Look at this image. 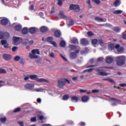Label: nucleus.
<instances>
[{"label":"nucleus","mask_w":126,"mask_h":126,"mask_svg":"<svg viewBox=\"0 0 126 126\" xmlns=\"http://www.w3.org/2000/svg\"><path fill=\"white\" fill-rule=\"evenodd\" d=\"M117 65H124L126 62V57L125 56H118L116 57Z\"/></svg>","instance_id":"nucleus-1"},{"label":"nucleus","mask_w":126,"mask_h":126,"mask_svg":"<svg viewBox=\"0 0 126 126\" xmlns=\"http://www.w3.org/2000/svg\"><path fill=\"white\" fill-rule=\"evenodd\" d=\"M69 9H70V10H73L75 12H79V11H80L79 5H75L74 4H72L70 5Z\"/></svg>","instance_id":"nucleus-2"},{"label":"nucleus","mask_w":126,"mask_h":126,"mask_svg":"<svg viewBox=\"0 0 126 126\" xmlns=\"http://www.w3.org/2000/svg\"><path fill=\"white\" fill-rule=\"evenodd\" d=\"M80 43L82 46H88L89 45V40L88 38H83L81 39Z\"/></svg>","instance_id":"nucleus-3"},{"label":"nucleus","mask_w":126,"mask_h":126,"mask_svg":"<svg viewBox=\"0 0 126 126\" xmlns=\"http://www.w3.org/2000/svg\"><path fill=\"white\" fill-rule=\"evenodd\" d=\"M2 57L5 61H10L12 58L11 55L7 54H3Z\"/></svg>","instance_id":"nucleus-4"},{"label":"nucleus","mask_w":126,"mask_h":126,"mask_svg":"<svg viewBox=\"0 0 126 126\" xmlns=\"http://www.w3.org/2000/svg\"><path fill=\"white\" fill-rule=\"evenodd\" d=\"M65 85V81L63 80H58V87L59 88H61L63 89V86Z\"/></svg>","instance_id":"nucleus-5"},{"label":"nucleus","mask_w":126,"mask_h":126,"mask_svg":"<svg viewBox=\"0 0 126 126\" xmlns=\"http://www.w3.org/2000/svg\"><path fill=\"white\" fill-rule=\"evenodd\" d=\"M26 89H28L29 90H33L34 89V85L31 84H27L25 86Z\"/></svg>","instance_id":"nucleus-6"},{"label":"nucleus","mask_w":126,"mask_h":126,"mask_svg":"<svg viewBox=\"0 0 126 126\" xmlns=\"http://www.w3.org/2000/svg\"><path fill=\"white\" fill-rule=\"evenodd\" d=\"M69 57L71 60H74V59L77 58V54L76 52H72L70 53Z\"/></svg>","instance_id":"nucleus-7"},{"label":"nucleus","mask_w":126,"mask_h":126,"mask_svg":"<svg viewBox=\"0 0 126 126\" xmlns=\"http://www.w3.org/2000/svg\"><path fill=\"white\" fill-rule=\"evenodd\" d=\"M4 36H6V37H9V33L7 32H0V39H3L4 38Z\"/></svg>","instance_id":"nucleus-8"},{"label":"nucleus","mask_w":126,"mask_h":126,"mask_svg":"<svg viewBox=\"0 0 126 126\" xmlns=\"http://www.w3.org/2000/svg\"><path fill=\"white\" fill-rule=\"evenodd\" d=\"M54 36L56 38H60V37L62 36V32H60V30H56L54 32Z\"/></svg>","instance_id":"nucleus-9"},{"label":"nucleus","mask_w":126,"mask_h":126,"mask_svg":"<svg viewBox=\"0 0 126 126\" xmlns=\"http://www.w3.org/2000/svg\"><path fill=\"white\" fill-rule=\"evenodd\" d=\"M113 62H114V58L110 57L109 56L106 57V63H112Z\"/></svg>","instance_id":"nucleus-10"},{"label":"nucleus","mask_w":126,"mask_h":126,"mask_svg":"<svg viewBox=\"0 0 126 126\" xmlns=\"http://www.w3.org/2000/svg\"><path fill=\"white\" fill-rule=\"evenodd\" d=\"M20 38L18 37H13V43L14 45H17V43L19 42Z\"/></svg>","instance_id":"nucleus-11"},{"label":"nucleus","mask_w":126,"mask_h":126,"mask_svg":"<svg viewBox=\"0 0 126 126\" xmlns=\"http://www.w3.org/2000/svg\"><path fill=\"white\" fill-rule=\"evenodd\" d=\"M0 22L1 25L4 26L5 25H7V23H8V20H7V19H2L1 20Z\"/></svg>","instance_id":"nucleus-12"},{"label":"nucleus","mask_w":126,"mask_h":126,"mask_svg":"<svg viewBox=\"0 0 126 126\" xmlns=\"http://www.w3.org/2000/svg\"><path fill=\"white\" fill-rule=\"evenodd\" d=\"M94 20H95L96 21H98V22H106V19L105 20H104V19L100 18L99 17H95L94 18Z\"/></svg>","instance_id":"nucleus-13"},{"label":"nucleus","mask_w":126,"mask_h":126,"mask_svg":"<svg viewBox=\"0 0 126 126\" xmlns=\"http://www.w3.org/2000/svg\"><path fill=\"white\" fill-rule=\"evenodd\" d=\"M29 58H30V59H31V60H32V59H38V58H39V56L38 55L30 53L29 55Z\"/></svg>","instance_id":"nucleus-14"},{"label":"nucleus","mask_w":126,"mask_h":126,"mask_svg":"<svg viewBox=\"0 0 126 126\" xmlns=\"http://www.w3.org/2000/svg\"><path fill=\"white\" fill-rule=\"evenodd\" d=\"M66 22L68 26H72L74 24V21L72 19L68 20Z\"/></svg>","instance_id":"nucleus-15"},{"label":"nucleus","mask_w":126,"mask_h":126,"mask_svg":"<svg viewBox=\"0 0 126 126\" xmlns=\"http://www.w3.org/2000/svg\"><path fill=\"white\" fill-rule=\"evenodd\" d=\"M48 31V28L46 26H42L40 28V32L41 33H45Z\"/></svg>","instance_id":"nucleus-16"},{"label":"nucleus","mask_w":126,"mask_h":126,"mask_svg":"<svg viewBox=\"0 0 126 126\" xmlns=\"http://www.w3.org/2000/svg\"><path fill=\"white\" fill-rule=\"evenodd\" d=\"M53 40H54V37H53V36H48L45 39V40L46 41V42L50 43V44L52 43Z\"/></svg>","instance_id":"nucleus-17"},{"label":"nucleus","mask_w":126,"mask_h":126,"mask_svg":"<svg viewBox=\"0 0 126 126\" xmlns=\"http://www.w3.org/2000/svg\"><path fill=\"white\" fill-rule=\"evenodd\" d=\"M89 100V97L87 95H84L82 97V101L85 103V102H87Z\"/></svg>","instance_id":"nucleus-18"},{"label":"nucleus","mask_w":126,"mask_h":126,"mask_svg":"<svg viewBox=\"0 0 126 126\" xmlns=\"http://www.w3.org/2000/svg\"><path fill=\"white\" fill-rule=\"evenodd\" d=\"M29 32L31 34H34L36 32V28L35 27H32L29 29Z\"/></svg>","instance_id":"nucleus-19"},{"label":"nucleus","mask_w":126,"mask_h":126,"mask_svg":"<svg viewBox=\"0 0 126 126\" xmlns=\"http://www.w3.org/2000/svg\"><path fill=\"white\" fill-rule=\"evenodd\" d=\"M71 44H75L77 45L79 44V42H78V39L75 38H73L71 40Z\"/></svg>","instance_id":"nucleus-20"},{"label":"nucleus","mask_w":126,"mask_h":126,"mask_svg":"<svg viewBox=\"0 0 126 126\" xmlns=\"http://www.w3.org/2000/svg\"><path fill=\"white\" fill-rule=\"evenodd\" d=\"M32 54H33V55H40V51H39V49H33L32 50Z\"/></svg>","instance_id":"nucleus-21"},{"label":"nucleus","mask_w":126,"mask_h":126,"mask_svg":"<svg viewBox=\"0 0 126 126\" xmlns=\"http://www.w3.org/2000/svg\"><path fill=\"white\" fill-rule=\"evenodd\" d=\"M71 101L74 103H76L78 102V97L76 96H72L71 98Z\"/></svg>","instance_id":"nucleus-22"},{"label":"nucleus","mask_w":126,"mask_h":126,"mask_svg":"<svg viewBox=\"0 0 126 126\" xmlns=\"http://www.w3.org/2000/svg\"><path fill=\"white\" fill-rule=\"evenodd\" d=\"M22 29V26L20 25H17L15 26V31H21Z\"/></svg>","instance_id":"nucleus-23"},{"label":"nucleus","mask_w":126,"mask_h":126,"mask_svg":"<svg viewBox=\"0 0 126 126\" xmlns=\"http://www.w3.org/2000/svg\"><path fill=\"white\" fill-rule=\"evenodd\" d=\"M37 75H30V78L31 80H36L37 81V79H38Z\"/></svg>","instance_id":"nucleus-24"},{"label":"nucleus","mask_w":126,"mask_h":126,"mask_svg":"<svg viewBox=\"0 0 126 126\" xmlns=\"http://www.w3.org/2000/svg\"><path fill=\"white\" fill-rule=\"evenodd\" d=\"M36 82H48V80L43 79V78H39L36 79Z\"/></svg>","instance_id":"nucleus-25"},{"label":"nucleus","mask_w":126,"mask_h":126,"mask_svg":"<svg viewBox=\"0 0 126 126\" xmlns=\"http://www.w3.org/2000/svg\"><path fill=\"white\" fill-rule=\"evenodd\" d=\"M59 16L61 18H63V19H65V18H66V16L64 15L63 11H60L59 12Z\"/></svg>","instance_id":"nucleus-26"},{"label":"nucleus","mask_w":126,"mask_h":126,"mask_svg":"<svg viewBox=\"0 0 126 126\" xmlns=\"http://www.w3.org/2000/svg\"><path fill=\"white\" fill-rule=\"evenodd\" d=\"M113 31L116 32V33H120V32H121V28L118 27H114Z\"/></svg>","instance_id":"nucleus-27"},{"label":"nucleus","mask_w":126,"mask_h":126,"mask_svg":"<svg viewBox=\"0 0 126 126\" xmlns=\"http://www.w3.org/2000/svg\"><path fill=\"white\" fill-rule=\"evenodd\" d=\"M23 34L26 35L28 33V29L27 28H24L22 31Z\"/></svg>","instance_id":"nucleus-28"},{"label":"nucleus","mask_w":126,"mask_h":126,"mask_svg":"<svg viewBox=\"0 0 126 126\" xmlns=\"http://www.w3.org/2000/svg\"><path fill=\"white\" fill-rule=\"evenodd\" d=\"M98 43V39L96 38H94L92 39V44L93 45V46H94V45H97V43Z\"/></svg>","instance_id":"nucleus-29"},{"label":"nucleus","mask_w":126,"mask_h":126,"mask_svg":"<svg viewBox=\"0 0 126 126\" xmlns=\"http://www.w3.org/2000/svg\"><path fill=\"white\" fill-rule=\"evenodd\" d=\"M68 48L70 49V51H73V50H75V49H76V46L73 45H69Z\"/></svg>","instance_id":"nucleus-30"},{"label":"nucleus","mask_w":126,"mask_h":126,"mask_svg":"<svg viewBox=\"0 0 126 126\" xmlns=\"http://www.w3.org/2000/svg\"><path fill=\"white\" fill-rule=\"evenodd\" d=\"M69 98V96H68V95L65 94L63 96V100L64 101H66L68 100Z\"/></svg>","instance_id":"nucleus-31"},{"label":"nucleus","mask_w":126,"mask_h":126,"mask_svg":"<svg viewBox=\"0 0 126 126\" xmlns=\"http://www.w3.org/2000/svg\"><path fill=\"white\" fill-rule=\"evenodd\" d=\"M123 13V11L121 10H117L113 12L114 14H121Z\"/></svg>","instance_id":"nucleus-32"},{"label":"nucleus","mask_w":126,"mask_h":126,"mask_svg":"<svg viewBox=\"0 0 126 126\" xmlns=\"http://www.w3.org/2000/svg\"><path fill=\"white\" fill-rule=\"evenodd\" d=\"M60 47H65V41L62 40L60 43Z\"/></svg>","instance_id":"nucleus-33"},{"label":"nucleus","mask_w":126,"mask_h":126,"mask_svg":"<svg viewBox=\"0 0 126 126\" xmlns=\"http://www.w3.org/2000/svg\"><path fill=\"white\" fill-rule=\"evenodd\" d=\"M7 119H6V117H4L3 118H0V122L1 123H5V122H6Z\"/></svg>","instance_id":"nucleus-34"},{"label":"nucleus","mask_w":126,"mask_h":126,"mask_svg":"<svg viewBox=\"0 0 126 126\" xmlns=\"http://www.w3.org/2000/svg\"><path fill=\"white\" fill-rule=\"evenodd\" d=\"M87 35L89 36V37H92V36H94V34L92 31L88 32Z\"/></svg>","instance_id":"nucleus-35"},{"label":"nucleus","mask_w":126,"mask_h":126,"mask_svg":"<svg viewBox=\"0 0 126 126\" xmlns=\"http://www.w3.org/2000/svg\"><path fill=\"white\" fill-rule=\"evenodd\" d=\"M19 112H21V108H17L13 111V113H19Z\"/></svg>","instance_id":"nucleus-36"},{"label":"nucleus","mask_w":126,"mask_h":126,"mask_svg":"<svg viewBox=\"0 0 126 126\" xmlns=\"http://www.w3.org/2000/svg\"><path fill=\"white\" fill-rule=\"evenodd\" d=\"M98 44H99L100 46H104V41H103V39H99Z\"/></svg>","instance_id":"nucleus-37"},{"label":"nucleus","mask_w":126,"mask_h":126,"mask_svg":"<svg viewBox=\"0 0 126 126\" xmlns=\"http://www.w3.org/2000/svg\"><path fill=\"white\" fill-rule=\"evenodd\" d=\"M65 0H58V4L59 6L63 5V1H64Z\"/></svg>","instance_id":"nucleus-38"},{"label":"nucleus","mask_w":126,"mask_h":126,"mask_svg":"<svg viewBox=\"0 0 126 126\" xmlns=\"http://www.w3.org/2000/svg\"><path fill=\"white\" fill-rule=\"evenodd\" d=\"M92 0L96 4H100V3H101V0Z\"/></svg>","instance_id":"nucleus-39"},{"label":"nucleus","mask_w":126,"mask_h":126,"mask_svg":"<svg viewBox=\"0 0 126 126\" xmlns=\"http://www.w3.org/2000/svg\"><path fill=\"white\" fill-rule=\"evenodd\" d=\"M7 44V41L5 40H2L1 41V45H2V46L5 45Z\"/></svg>","instance_id":"nucleus-40"},{"label":"nucleus","mask_w":126,"mask_h":126,"mask_svg":"<svg viewBox=\"0 0 126 126\" xmlns=\"http://www.w3.org/2000/svg\"><path fill=\"white\" fill-rule=\"evenodd\" d=\"M50 44L53 45V46H54V47L55 48H58V45L57 44L56 41H52Z\"/></svg>","instance_id":"nucleus-41"},{"label":"nucleus","mask_w":126,"mask_h":126,"mask_svg":"<svg viewBox=\"0 0 126 126\" xmlns=\"http://www.w3.org/2000/svg\"><path fill=\"white\" fill-rule=\"evenodd\" d=\"M119 3H120V0H116L114 2V5H115V6H119V5H118L119 4Z\"/></svg>","instance_id":"nucleus-42"},{"label":"nucleus","mask_w":126,"mask_h":126,"mask_svg":"<svg viewBox=\"0 0 126 126\" xmlns=\"http://www.w3.org/2000/svg\"><path fill=\"white\" fill-rule=\"evenodd\" d=\"M87 3H88V4H89V8H92V5H91V1L90 0H88L87 1Z\"/></svg>","instance_id":"nucleus-43"},{"label":"nucleus","mask_w":126,"mask_h":126,"mask_svg":"<svg viewBox=\"0 0 126 126\" xmlns=\"http://www.w3.org/2000/svg\"><path fill=\"white\" fill-rule=\"evenodd\" d=\"M101 68H106L107 69H113L114 67L113 66H103L101 67Z\"/></svg>","instance_id":"nucleus-44"},{"label":"nucleus","mask_w":126,"mask_h":126,"mask_svg":"<svg viewBox=\"0 0 126 126\" xmlns=\"http://www.w3.org/2000/svg\"><path fill=\"white\" fill-rule=\"evenodd\" d=\"M108 82L112 83V84H114V85L116 84V82H115V81H114V80H113L111 78H109Z\"/></svg>","instance_id":"nucleus-45"},{"label":"nucleus","mask_w":126,"mask_h":126,"mask_svg":"<svg viewBox=\"0 0 126 126\" xmlns=\"http://www.w3.org/2000/svg\"><path fill=\"white\" fill-rule=\"evenodd\" d=\"M20 56H16L14 58V60L15 62H18V61H19V60H20Z\"/></svg>","instance_id":"nucleus-46"},{"label":"nucleus","mask_w":126,"mask_h":126,"mask_svg":"<svg viewBox=\"0 0 126 126\" xmlns=\"http://www.w3.org/2000/svg\"><path fill=\"white\" fill-rule=\"evenodd\" d=\"M108 48L110 50H114V49L115 48V46L113 45V44H111L109 45Z\"/></svg>","instance_id":"nucleus-47"},{"label":"nucleus","mask_w":126,"mask_h":126,"mask_svg":"<svg viewBox=\"0 0 126 126\" xmlns=\"http://www.w3.org/2000/svg\"><path fill=\"white\" fill-rule=\"evenodd\" d=\"M94 69V68H89L86 70H85L83 71V72H86V71H88V72H91L92 70H93Z\"/></svg>","instance_id":"nucleus-48"},{"label":"nucleus","mask_w":126,"mask_h":126,"mask_svg":"<svg viewBox=\"0 0 126 126\" xmlns=\"http://www.w3.org/2000/svg\"><path fill=\"white\" fill-rule=\"evenodd\" d=\"M37 121V118L36 117H32L31 119V122L34 123Z\"/></svg>","instance_id":"nucleus-49"},{"label":"nucleus","mask_w":126,"mask_h":126,"mask_svg":"<svg viewBox=\"0 0 126 126\" xmlns=\"http://www.w3.org/2000/svg\"><path fill=\"white\" fill-rule=\"evenodd\" d=\"M0 73H6V70L4 69H0Z\"/></svg>","instance_id":"nucleus-50"},{"label":"nucleus","mask_w":126,"mask_h":126,"mask_svg":"<svg viewBox=\"0 0 126 126\" xmlns=\"http://www.w3.org/2000/svg\"><path fill=\"white\" fill-rule=\"evenodd\" d=\"M18 47L16 46H13L12 48V52H16L17 51Z\"/></svg>","instance_id":"nucleus-51"},{"label":"nucleus","mask_w":126,"mask_h":126,"mask_svg":"<svg viewBox=\"0 0 126 126\" xmlns=\"http://www.w3.org/2000/svg\"><path fill=\"white\" fill-rule=\"evenodd\" d=\"M101 75L102 76H107V75H109V73L105 72H102Z\"/></svg>","instance_id":"nucleus-52"},{"label":"nucleus","mask_w":126,"mask_h":126,"mask_svg":"<svg viewBox=\"0 0 126 126\" xmlns=\"http://www.w3.org/2000/svg\"><path fill=\"white\" fill-rule=\"evenodd\" d=\"M19 62L21 64L24 65V59H23V58H21Z\"/></svg>","instance_id":"nucleus-53"},{"label":"nucleus","mask_w":126,"mask_h":126,"mask_svg":"<svg viewBox=\"0 0 126 126\" xmlns=\"http://www.w3.org/2000/svg\"><path fill=\"white\" fill-rule=\"evenodd\" d=\"M37 117L38 118H39V120H40V121L44 120V117L43 115H41V116L38 115Z\"/></svg>","instance_id":"nucleus-54"},{"label":"nucleus","mask_w":126,"mask_h":126,"mask_svg":"<svg viewBox=\"0 0 126 126\" xmlns=\"http://www.w3.org/2000/svg\"><path fill=\"white\" fill-rule=\"evenodd\" d=\"M3 48H4V49H8V48H9V44L8 43L4 44L3 45Z\"/></svg>","instance_id":"nucleus-55"},{"label":"nucleus","mask_w":126,"mask_h":126,"mask_svg":"<svg viewBox=\"0 0 126 126\" xmlns=\"http://www.w3.org/2000/svg\"><path fill=\"white\" fill-rule=\"evenodd\" d=\"M55 12H56V11H55V7H52L50 13L51 14H53L55 13Z\"/></svg>","instance_id":"nucleus-56"},{"label":"nucleus","mask_w":126,"mask_h":126,"mask_svg":"<svg viewBox=\"0 0 126 126\" xmlns=\"http://www.w3.org/2000/svg\"><path fill=\"white\" fill-rule=\"evenodd\" d=\"M118 53H122V52H124V48H123L122 47L119 48L118 49Z\"/></svg>","instance_id":"nucleus-57"},{"label":"nucleus","mask_w":126,"mask_h":126,"mask_svg":"<svg viewBox=\"0 0 126 126\" xmlns=\"http://www.w3.org/2000/svg\"><path fill=\"white\" fill-rule=\"evenodd\" d=\"M61 57L63 60V61H65V62H67V59L65 58L63 55L60 54Z\"/></svg>","instance_id":"nucleus-58"},{"label":"nucleus","mask_w":126,"mask_h":126,"mask_svg":"<svg viewBox=\"0 0 126 126\" xmlns=\"http://www.w3.org/2000/svg\"><path fill=\"white\" fill-rule=\"evenodd\" d=\"M43 91H44V89H36V92H43Z\"/></svg>","instance_id":"nucleus-59"},{"label":"nucleus","mask_w":126,"mask_h":126,"mask_svg":"<svg viewBox=\"0 0 126 126\" xmlns=\"http://www.w3.org/2000/svg\"><path fill=\"white\" fill-rule=\"evenodd\" d=\"M50 58H55V54L53 52L50 54Z\"/></svg>","instance_id":"nucleus-60"},{"label":"nucleus","mask_w":126,"mask_h":126,"mask_svg":"<svg viewBox=\"0 0 126 126\" xmlns=\"http://www.w3.org/2000/svg\"><path fill=\"white\" fill-rule=\"evenodd\" d=\"M80 92L81 93H85V92H87V90L80 89Z\"/></svg>","instance_id":"nucleus-61"},{"label":"nucleus","mask_w":126,"mask_h":126,"mask_svg":"<svg viewBox=\"0 0 126 126\" xmlns=\"http://www.w3.org/2000/svg\"><path fill=\"white\" fill-rule=\"evenodd\" d=\"M92 92L93 93H98V92H99V90H93L92 91Z\"/></svg>","instance_id":"nucleus-62"},{"label":"nucleus","mask_w":126,"mask_h":126,"mask_svg":"<svg viewBox=\"0 0 126 126\" xmlns=\"http://www.w3.org/2000/svg\"><path fill=\"white\" fill-rule=\"evenodd\" d=\"M29 8H30V10H33V9H34V5H31L30 6Z\"/></svg>","instance_id":"nucleus-63"},{"label":"nucleus","mask_w":126,"mask_h":126,"mask_svg":"<svg viewBox=\"0 0 126 126\" xmlns=\"http://www.w3.org/2000/svg\"><path fill=\"white\" fill-rule=\"evenodd\" d=\"M119 86H120L121 87H126V84H120Z\"/></svg>","instance_id":"nucleus-64"}]
</instances>
